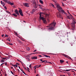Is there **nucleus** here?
<instances>
[{
    "label": "nucleus",
    "instance_id": "nucleus-34",
    "mask_svg": "<svg viewBox=\"0 0 76 76\" xmlns=\"http://www.w3.org/2000/svg\"><path fill=\"white\" fill-rule=\"evenodd\" d=\"M62 6H65L64 5V4H63V2H62Z\"/></svg>",
    "mask_w": 76,
    "mask_h": 76
},
{
    "label": "nucleus",
    "instance_id": "nucleus-24",
    "mask_svg": "<svg viewBox=\"0 0 76 76\" xmlns=\"http://www.w3.org/2000/svg\"><path fill=\"white\" fill-rule=\"evenodd\" d=\"M27 68L28 69L27 70H28V72H30V71H29V68H28V67H27Z\"/></svg>",
    "mask_w": 76,
    "mask_h": 76
},
{
    "label": "nucleus",
    "instance_id": "nucleus-51",
    "mask_svg": "<svg viewBox=\"0 0 76 76\" xmlns=\"http://www.w3.org/2000/svg\"><path fill=\"white\" fill-rule=\"evenodd\" d=\"M36 66V68H38V67H38V66Z\"/></svg>",
    "mask_w": 76,
    "mask_h": 76
},
{
    "label": "nucleus",
    "instance_id": "nucleus-58",
    "mask_svg": "<svg viewBox=\"0 0 76 76\" xmlns=\"http://www.w3.org/2000/svg\"><path fill=\"white\" fill-rule=\"evenodd\" d=\"M36 67H37V66H35V68H34V69H36Z\"/></svg>",
    "mask_w": 76,
    "mask_h": 76
},
{
    "label": "nucleus",
    "instance_id": "nucleus-33",
    "mask_svg": "<svg viewBox=\"0 0 76 76\" xmlns=\"http://www.w3.org/2000/svg\"><path fill=\"white\" fill-rule=\"evenodd\" d=\"M17 61H20V62H21V63L22 64V62H21V61H20L18 59H17Z\"/></svg>",
    "mask_w": 76,
    "mask_h": 76
},
{
    "label": "nucleus",
    "instance_id": "nucleus-37",
    "mask_svg": "<svg viewBox=\"0 0 76 76\" xmlns=\"http://www.w3.org/2000/svg\"><path fill=\"white\" fill-rule=\"evenodd\" d=\"M53 1V2H54V3H56V0H54Z\"/></svg>",
    "mask_w": 76,
    "mask_h": 76
},
{
    "label": "nucleus",
    "instance_id": "nucleus-19",
    "mask_svg": "<svg viewBox=\"0 0 76 76\" xmlns=\"http://www.w3.org/2000/svg\"><path fill=\"white\" fill-rule=\"evenodd\" d=\"M3 1H4L5 2V3H8L7 0H3Z\"/></svg>",
    "mask_w": 76,
    "mask_h": 76
},
{
    "label": "nucleus",
    "instance_id": "nucleus-36",
    "mask_svg": "<svg viewBox=\"0 0 76 76\" xmlns=\"http://www.w3.org/2000/svg\"><path fill=\"white\" fill-rule=\"evenodd\" d=\"M15 67H18V65H17V64H15Z\"/></svg>",
    "mask_w": 76,
    "mask_h": 76
},
{
    "label": "nucleus",
    "instance_id": "nucleus-6",
    "mask_svg": "<svg viewBox=\"0 0 76 76\" xmlns=\"http://www.w3.org/2000/svg\"><path fill=\"white\" fill-rule=\"evenodd\" d=\"M62 56H63L64 57H66V58H69V59H70L71 60H72V58H70V57H69L67 55H66L65 54H64V53H62Z\"/></svg>",
    "mask_w": 76,
    "mask_h": 76
},
{
    "label": "nucleus",
    "instance_id": "nucleus-55",
    "mask_svg": "<svg viewBox=\"0 0 76 76\" xmlns=\"http://www.w3.org/2000/svg\"><path fill=\"white\" fill-rule=\"evenodd\" d=\"M1 37H4V35H1Z\"/></svg>",
    "mask_w": 76,
    "mask_h": 76
},
{
    "label": "nucleus",
    "instance_id": "nucleus-10",
    "mask_svg": "<svg viewBox=\"0 0 76 76\" xmlns=\"http://www.w3.org/2000/svg\"><path fill=\"white\" fill-rule=\"evenodd\" d=\"M38 57L37 56H33L31 58V60H37Z\"/></svg>",
    "mask_w": 76,
    "mask_h": 76
},
{
    "label": "nucleus",
    "instance_id": "nucleus-49",
    "mask_svg": "<svg viewBox=\"0 0 76 76\" xmlns=\"http://www.w3.org/2000/svg\"><path fill=\"white\" fill-rule=\"evenodd\" d=\"M32 11H33V12H35V10H32Z\"/></svg>",
    "mask_w": 76,
    "mask_h": 76
},
{
    "label": "nucleus",
    "instance_id": "nucleus-48",
    "mask_svg": "<svg viewBox=\"0 0 76 76\" xmlns=\"http://www.w3.org/2000/svg\"><path fill=\"white\" fill-rule=\"evenodd\" d=\"M5 5V4H4L3 5V6H4Z\"/></svg>",
    "mask_w": 76,
    "mask_h": 76
},
{
    "label": "nucleus",
    "instance_id": "nucleus-9",
    "mask_svg": "<svg viewBox=\"0 0 76 76\" xmlns=\"http://www.w3.org/2000/svg\"><path fill=\"white\" fill-rule=\"evenodd\" d=\"M29 3H25L24 4V5L25 6V7H29Z\"/></svg>",
    "mask_w": 76,
    "mask_h": 76
},
{
    "label": "nucleus",
    "instance_id": "nucleus-57",
    "mask_svg": "<svg viewBox=\"0 0 76 76\" xmlns=\"http://www.w3.org/2000/svg\"><path fill=\"white\" fill-rule=\"evenodd\" d=\"M66 63H67V64H69V63H69V62L68 61H66Z\"/></svg>",
    "mask_w": 76,
    "mask_h": 76
},
{
    "label": "nucleus",
    "instance_id": "nucleus-60",
    "mask_svg": "<svg viewBox=\"0 0 76 76\" xmlns=\"http://www.w3.org/2000/svg\"><path fill=\"white\" fill-rule=\"evenodd\" d=\"M39 57H42V56H41V55H39Z\"/></svg>",
    "mask_w": 76,
    "mask_h": 76
},
{
    "label": "nucleus",
    "instance_id": "nucleus-4",
    "mask_svg": "<svg viewBox=\"0 0 76 76\" xmlns=\"http://www.w3.org/2000/svg\"><path fill=\"white\" fill-rule=\"evenodd\" d=\"M55 5H56L57 8H58V11H61L63 13H64V11L62 9V8L58 4H55Z\"/></svg>",
    "mask_w": 76,
    "mask_h": 76
},
{
    "label": "nucleus",
    "instance_id": "nucleus-1",
    "mask_svg": "<svg viewBox=\"0 0 76 76\" xmlns=\"http://www.w3.org/2000/svg\"><path fill=\"white\" fill-rule=\"evenodd\" d=\"M56 24V23L54 22H53L52 24H50V26H47V27H49V28H48V30L49 31H52L54 30V27L55 26Z\"/></svg>",
    "mask_w": 76,
    "mask_h": 76
},
{
    "label": "nucleus",
    "instance_id": "nucleus-59",
    "mask_svg": "<svg viewBox=\"0 0 76 76\" xmlns=\"http://www.w3.org/2000/svg\"><path fill=\"white\" fill-rule=\"evenodd\" d=\"M31 54H35V53H31Z\"/></svg>",
    "mask_w": 76,
    "mask_h": 76
},
{
    "label": "nucleus",
    "instance_id": "nucleus-61",
    "mask_svg": "<svg viewBox=\"0 0 76 76\" xmlns=\"http://www.w3.org/2000/svg\"><path fill=\"white\" fill-rule=\"evenodd\" d=\"M41 65H40L39 66H38V67H41Z\"/></svg>",
    "mask_w": 76,
    "mask_h": 76
},
{
    "label": "nucleus",
    "instance_id": "nucleus-31",
    "mask_svg": "<svg viewBox=\"0 0 76 76\" xmlns=\"http://www.w3.org/2000/svg\"><path fill=\"white\" fill-rule=\"evenodd\" d=\"M15 32V35H18V34L16 32Z\"/></svg>",
    "mask_w": 76,
    "mask_h": 76
},
{
    "label": "nucleus",
    "instance_id": "nucleus-30",
    "mask_svg": "<svg viewBox=\"0 0 76 76\" xmlns=\"http://www.w3.org/2000/svg\"><path fill=\"white\" fill-rule=\"evenodd\" d=\"M8 44H9L10 45H13V44H11L10 43H8Z\"/></svg>",
    "mask_w": 76,
    "mask_h": 76
},
{
    "label": "nucleus",
    "instance_id": "nucleus-50",
    "mask_svg": "<svg viewBox=\"0 0 76 76\" xmlns=\"http://www.w3.org/2000/svg\"><path fill=\"white\" fill-rule=\"evenodd\" d=\"M35 51H37V50H35L34 51V52H35Z\"/></svg>",
    "mask_w": 76,
    "mask_h": 76
},
{
    "label": "nucleus",
    "instance_id": "nucleus-16",
    "mask_svg": "<svg viewBox=\"0 0 76 76\" xmlns=\"http://www.w3.org/2000/svg\"><path fill=\"white\" fill-rule=\"evenodd\" d=\"M64 61L63 60H60V62L61 63H64Z\"/></svg>",
    "mask_w": 76,
    "mask_h": 76
},
{
    "label": "nucleus",
    "instance_id": "nucleus-44",
    "mask_svg": "<svg viewBox=\"0 0 76 76\" xmlns=\"http://www.w3.org/2000/svg\"><path fill=\"white\" fill-rule=\"evenodd\" d=\"M5 65H6V66H7V62H5Z\"/></svg>",
    "mask_w": 76,
    "mask_h": 76
},
{
    "label": "nucleus",
    "instance_id": "nucleus-5",
    "mask_svg": "<svg viewBox=\"0 0 76 76\" xmlns=\"http://www.w3.org/2000/svg\"><path fill=\"white\" fill-rule=\"evenodd\" d=\"M33 3L34 4V8H37L38 7V5H37L36 4V2H35V0H33Z\"/></svg>",
    "mask_w": 76,
    "mask_h": 76
},
{
    "label": "nucleus",
    "instance_id": "nucleus-26",
    "mask_svg": "<svg viewBox=\"0 0 76 76\" xmlns=\"http://www.w3.org/2000/svg\"><path fill=\"white\" fill-rule=\"evenodd\" d=\"M4 8L6 9V10H7V7H6V6H4Z\"/></svg>",
    "mask_w": 76,
    "mask_h": 76
},
{
    "label": "nucleus",
    "instance_id": "nucleus-14",
    "mask_svg": "<svg viewBox=\"0 0 76 76\" xmlns=\"http://www.w3.org/2000/svg\"><path fill=\"white\" fill-rule=\"evenodd\" d=\"M66 17H67V19H70V15H67Z\"/></svg>",
    "mask_w": 76,
    "mask_h": 76
},
{
    "label": "nucleus",
    "instance_id": "nucleus-22",
    "mask_svg": "<svg viewBox=\"0 0 76 76\" xmlns=\"http://www.w3.org/2000/svg\"><path fill=\"white\" fill-rule=\"evenodd\" d=\"M6 12H7V13H8L9 14H10V12H9V11H6Z\"/></svg>",
    "mask_w": 76,
    "mask_h": 76
},
{
    "label": "nucleus",
    "instance_id": "nucleus-38",
    "mask_svg": "<svg viewBox=\"0 0 76 76\" xmlns=\"http://www.w3.org/2000/svg\"><path fill=\"white\" fill-rule=\"evenodd\" d=\"M1 4H3V1H1Z\"/></svg>",
    "mask_w": 76,
    "mask_h": 76
},
{
    "label": "nucleus",
    "instance_id": "nucleus-62",
    "mask_svg": "<svg viewBox=\"0 0 76 76\" xmlns=\"http://www.w3.org/2000/svg\"><path fill=\"white\" fill-rule=\"evenodd\" d=\"M46 63H49V62H48V61H47V62H46Z\"/></svg>",
    "mask_w": 76,
    "mask_h": 76
},
{
    "label": "nucleus",
    "instance_id": "nucleus-29",
    "mask_svg": "<svg viewBox=\"0 0 76 76\" xmlns=\"http://www.w3.org/2000/svg\"><path fill=\"white\" fill-rule=\"evenodd\" d=\"M4 60H3L2 59L1 61V62H2V63L4 62Z\"/></svg>",
    "mask_w": 76,
    "mask_h": 76
},
{
    "label": "nucleus",
    "instance_id": "nucleus-47",
    "mask_svg": "<svg viewBox=\"0 0 76 76\" xmlns=\"http://www.w3.org/2000/svg\"><path fill=\"white\" fill-rule=\"evenodd\" d=\"M23 73H24V74L25 75H26V73H25V72H23Z\"/></svg>",
    "mask_w": 76,
    "mask_h": 76
},
{
    "label": "nucleus",
    "instance_id": "nucleus-25",
    "mask_svg": "<svg viewBox=\"0 0 76 76\" xmlns=\"http://www.w3.org/2000/svg\"><path fill=\"white\" fill-rule=\"evenodd\" d=\"M10 39V38H8V39H7V41H9L10 42V39Z\"/></svg>",
    "mask_w": 76,
    "mask_h": 76
},
{
    "label": "nucleus",
    "instance_id": "nucleus-39",
    "mask_svg": "<svg viewBox=\"0 0 76 76\" xmlns=\"http://www.w3.org/2000/svg\"><path fill=\"white\" fill-rule=\"evenodd\" d=\"M8 58H8V59H9V58H10V56H8Z\"/></svg>",
    "mask_w": 76,
    "mask_h": 76
},
{
    "label": "nucleus",
    "instance_id": "nucleus-42",
    "mask_svg": "<svg viewBox=\"0 0 76 76\" xmlns=\"http://www.w3.org/2000/svg\"><path fill=\"white\" fill-rule=\"evenodd\" d=\"M11 72L12 73V75H13V72L12 71H11Z\"/></svg>",
    "mask_w": 76,
    "mask_h": 76
},
{
    "label": "nucleus",
    "instance_id": "nucleus-64",
    "mask_svg": "<svg viewBox=\"0 0 76 76\" xmlns=\"http://www.w3.org/2000/svg\"><path fill=\"white\" fill-rule=\"evenodd\" d=\"M60 76H63V75H61Z\"/></svg>",
    "mask_w": 76,
    "mask_h": 76
},
{
    "label": "nucleus",
    "instance_id": "nucleus-40",
    "mask_svg": "<svg viewBox=\"0 0 76 76\" xmlns=\"http://www.w3.org/2000/svg\"><path fill=\"white\" fill-rule=\"evenodd\" d=\"M34 11H31V14H32V13H34Z\"/></svg>",
    "mask_w": 76,
    "mask_h": 76
},
{
    "label": "nucleus",
    "instance_id": "nucleus-20",
    "mask_svg": "<svg viewBox=\"0 0 76 76\" xmlns=\"http://www.w3.org/2000/svg\"><path fill=\"white\" fill-rule=\"evenodd\" d=\"M69 70H71V69H67L66 70H64V71H66V72H69Z\"/></svg>",
    "mask_w": 76,
    "mask_h": 76
},
{
    "label": "nucleus",
    "instance_id": "nucleus-45",
    "mask_svg": "<svg viewBox=\"0 0 76 76\" xmlns=\"http://www.w3.org/2000/svg\"><path fill=\"white\" fill-rule=\"evenodd\" d=\"M44 62H45V61H42L41 63H44Z\"/></svg>",
    "mask_w": 76,
    "mask_h": 76
},
{
    "label": "nucleus",
    "instance_id": "nucleus-54",
    "mask_svg": "<svg viewBox=\"0 0 76 76\" xmlns=\"http://www.w3.org/2000/svg\"><path fill=\"white\" fill-rule=\"evenodd\" d=\"M7 37V34H5V37Z\"/></svg>",
    "mask_w": 76,
    "mask_h": 76
},
{
    "label": "nucleus",
    "instance_id": "nucleus-23",
    "mask_svg": "<svg viewBox=\"0 0 76 76\" xmlns=\"http://www.w3.org/2000/svg\"><path fill=\"white\" fill-rule=\"evenodd\" d=\"M10 64L11 65H12V66H13V67H15V65H13V64Z\"/></svg>",
    "mask_w": 76,
    "mask_h": 76
},
{
    "label": "nucleus",
    "instance_id": "nucleus-63",
    "mask_svg": "<svg viewBox=\"0 0 76 76\" xmlns=\"http://www.w3.org/2000/svg\"><path fill=\"white\" fill-rule=\"evenodd\" d=\"M36 76H39V75H37Z\"/></svg>",
    "mask_w": 76,
    "mask_h": 76
},
{
    "label": "nucleus",
    "instance_id": "nucleus-35",
    "mask_svg": "<svg viewBox=\"0 0 76 76\" xmlns=\"http://www.w3.org/2000/svg\"><path fill=\"white\" fill-rule=\"evenodd\" d=\"M29 67H30L31 69V64L29 66Z\"/></svg>",
    "mask_w": 76,
    "mask_h": 76
},
{
    "label": "nucleus",
    "instance_id": "nucleus-8",
    "mask_svg": "<svg viewBox=\"0 0 76 76\" xmlns=\"http://www.w3.org/2000/svg\"><path fill=\"white\" fill-rule=\"evenodd\" d=\"M57 18H61L63 19V17H61V14L59 12H58L57 14Z\"/></svg>",
    "mask_w": 76,
    "mask_h": 76
},
{
    "label": "nucleus",
    "instance_id": "nucleus-53",
    "mask_svg": "<svg viewBox=\"0 0 76 76\" xmlns=\"http://www.w3.org/2000/svg\"><path fill=\"white\" fill-rule=\"evenodd\" d=\"M3 64H4V63H3L2 64H1V66L2 65H3Z\"/></svg>",
    "mask_w": 76,
    "mask_h": 76
},
{
    "label": "nucleus",
    "instance_id": "nucleus-46",
    "mask_svg": "<svg viewBox=\"0 0 76 76\" xmlns=\"http://www.w3.org/2000/svg\"><path fill=\"white\" fill-rule=\"evenodd\" d=\"M22 72H23H23H24V71H23V69H22Z\"/></svg>",
    "mask_w": 76,
    "mask_h": 76
},
{
    "label": "nucleus",
    "instance_id": "nucleus-3",
    "mask_svg": "<svg viewBox=\"0 0 76 76\" xmlns=\"http://www.w3.org/2000/svg\"><path fill=\"white\" fill-rule=\"evenodd\" d=\"M72 20H73V21L72 22V23H71V26L73 28H72V30L73 31H74L75 30V23H76V22H75V19L74 18H73L72 19Z\"/></svg>",
    "mask_w": 76,
    "mask_h": 76
},
{
    "label": "nucleus",
    "instance_id": "nucleus-28",
    "mask_svg": "<svg viewBox=\"0 0 76 76\" xmlns=\"http://www.w3.org/2000/svg\"><path fill=\"white\" fill-rule=\"evenodd\" d=\"M18 41L19 42V43H21V41H20V40H18Z\"/></svg>",
    "mask_w": 76,
    "mask_h": 76
},
{
    "label": "nucleus",
    "instance_id": "nucleus-13",
    "mask_svg": "<svg viewBox=\"0 0 76 76\" xmlns=\"http://www.w3.org/2000/svg\"><path fill=\"white\" fill-rule=\"evenodd\" d=\"M8 3H9V4H10V5H11V6H12V5H13V3H12L10 2L9 1Z\"/></svg>",
    "mask_w": 76,
    "mask_h": 76
},
{
    "label": "nucleus",
    "instance_id": "nucleus-52",
    "mask_svg": "<svg viewBox=\"0 0 76 76\" xmlns=\"http://www.w3.org/2000/svg\"><path fill=\"white\" fill-rule=\"evenodd\" d=\"M17 70L18 71V72H20V71H19V70L18 69H17Z\"/></svg>",
    "mask_w": 76,
    "mask_h": 76
},
{
    "label": "nucleus",
    "instance_id": "nucleus-2",
    "mask_svg": "<svg viewBox=\"0 0 76 76\" xmlns=\"http://www.w3.org/2000/svg\"><path fill=\"white\" fill-rule=\"evenodd\" d=\"M42 13L40 12L39 13V19L40 20H43V22L44 23L46 24L47 23V21L45 20V19L43 17H42Z\"/></svg>",
    "mask_w": 76,
    "mask_h": 76
},
{
    "label": "nucleus",
    "instance_id": "nucleus-41",
    "mask_svg": "<svg viewBox=\"0 0 76 76\" xmlns=\"http://www.w3.org/2000/svg\"><path fill=\"white\" fill-rule=\"evenodd\" d=\"M18 67L19 69H20L21 71H22V70H21V68H20V66H18Z\"/></svg>",
    "mask_w": 76,
    "mask_h": 76
},
{
    "label": "nucleus",
    "instance_id": "nucleus-27",
    "mask_svg": "<svg viewBox=\"0 0 76 76\" xmlns=\"http://www.w3.org/2000/svg\"><path fill=\"white\" fill-rule=\"evenodd\" d=\"M67 12H68V13H69V14L70 15V16H71L72 17V15H71V14H70V13L69 12V10H68Z\"/></svg>",
    "mask_w": 76,
    "mask_h": 76
},
{
    "label": "nucleus",
    "instance_id": "nucleus-11",
    "mask_svg": "<svg viewBox=\"0 0 76 76\" xmlns=\"http://www.w3.org/2000/svg\"><path fill=\"white\" fill-rule=\"evenodd\" d=\"M15 12L17 15L18 16H19V12H18V10H15Z\"/></svg>",
    "mask_w": 76,
    "mask_h": 76
},
{
    "label": "nucleus",
    "instance_id": "nucleus-7",
    "mask_svg": "<svg viewBox=\"0 0 76 76\" xmlns=\"http://www.w3.org/2000/svg\"><path fill=\"white\" fill-rule=\"evenodd\" d=\"M18 12L20 13L21 16H23V13H22V10L20 8L19 10L18 11Z\"/></svg>",
    "mask_w": 76,
    "mask_h": 76
},
{
    "label": "nucleus",
    "instance_id": "nucleus-17",
    "mask_svg": "<svg viewBox=\"0 0 76 76\" xmlns=\"http://www.w3.org/2000/svg\"><path fill=\"white\" fill-rule=\"evenodd\" d=\"M26 49L27 50L29 51V50H30V48H29V47L26 48Z\"/></svg>",
    "mask_w": 76,
    "mask_h": 76
},
{
    "label": "nucleus",
    "instance_id": "nucleus-15",
    "mask_svg": "<svg viewBox=\"0 0 76 76\" xmlns=\"http://www.w3.org/2000/svg\"><path fill=\"white\" fill-rule=\"evenodd\" d=\"M50 5L52 6V7H53L54 8H55V7H54V5L53 4H50Z\"/></svg>",
    "mask_w": 76,
    "mask_h": 76
},
{
    "label": "nucleus",
    "instance_id": "nucleus-56",
    "mask_svg": "<svg viewBox=\"0 0 76 76\" xmlns=\"http://www.w3.org/2000/svg\"><path fill=\"white\" fill-rule=\"evenodd\" d=\"M42 60H42V59L40 60V61H42Z\"/></svg>",
    "mask_w": 76,
    "mask_h": 76
},
{
    "label": "nucleus",
    "instance_id": "nucleus-21",
    "mask_svg": "<svg viewBox=\"0 0 76 76\" xmlns=\"http://www.w3.org/2000/svg\"><path fill=\"white\" fill-rule=\"evenodd\" d=\"M13 15L14 16H15V17H17V16H18V15H16V14H13Z\"/></svg>",
    "mask_w": 76,
    "mask_h": 76
},
{
    "label": "nucleus",
    "instance_id": "nucleus-32",
    "mask_svg": "<svg viewBox=\"0 0 76 76\" xmlns=\"http://www.w3.org/2000/svg\"><path fill=\"white\" fill-rule=\"evenodd\" d=\"M2 59H3V60H6V59L7 58H2Z\"/></svg>",
    "mask_w": 76,
    "mask_h": 76
},
{
    "label": "nucleus",
    "instance_id": "nucleus-18",
    "mask_svg": "<svg viewBox=\"0 0 76 76\" xmlns=\"http://www.w3.org/2000/svg\"><path fill=\"white\" fill-rule=\"evenodd\" d=\"M39 2L41 4H43V1L42 0H39Z\"/></svg>",
    "mask_w": 76,
    "mask_h": 76
},
{
    "label": "nucleus",
    "instance_id": "nucleus-43",
    "mask_svg": "<svg viewBox=\"0 0 76 76\" xmlns=\"http://www.w3.org/2000/svg\"><path fill=\"white\" fill-rule=\"evenodd\" d=\"M16 64H17L18 65H19V64L18 63H16Z\"/></svg>",
    "mask_w": 76,
    "mask_h": 76
},
{
    "label": "nucleus",
    "instance_id": "nucleus-12",
    "mask_svg": "<svg viewBox=\"0 0 76 76\" xmlns=\"http://www.w3.org/2000/svg\"><path fill=\"white\" fill-rule=\"evenodd\" d=\"M43 56H45V57H47V58H48V57L49 58H50V56H48L47 55H46L43 54Z\"/></svg>",
    "mask_w": 76,
    "mask_h": 76
}]
</instances>
